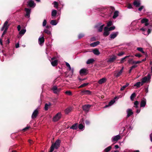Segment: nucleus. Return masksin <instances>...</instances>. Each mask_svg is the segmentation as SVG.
Returning <instances> with one entry per match:
<instances>
[{
	"label": "nucleus",
	"instance_id": "62",
	"mask_svg": "<svg viewBox=\"0 0 152 152\" xmlns=\"http://www.w3.org/2000/svg\"><path fill=\"white\" fill-rule=\"evenodd\" d=\"M85 123L86 125H88L90 124V123L89 121L88 120H86L85 121Z\"/></svg>",
	"mask_w": 152,
	"mask_h": 152
},
{
	"label": "nucleus",
	"instance_id": "52",
	"mask_svg": "<svg viewBox=\"0 0 152 152\" xmlns=\"http://www.w3.org/2000/svg\"><path fill=\"white\" fill-rule=\"evenodd\" d=\"M65 94L69 95H72V93L70 91H66L65 92Z\"/></svg>",
	"mask_w": 152,
	"mask_h": 152
},
{
	"label": "nucleus",
	"instance_id": "45",
	"mask_svg": "<svg viewBox=\"0 0 152 152\" xmlns=\"http://www.w3.org/2000/svg\"><path fill=\"white\" fill-rule=\"evenodd\" d=\"M112 25V21H110L107 23V27H109Z\"/></svg>",
	"mask_w": 152,
	"mask_h": 152
},
{
	"label": "nucleus",
	"instance_id": "4",
	"mask_svg": "<svg viewBox=\"0 0 152 152\" xmlns=\"http://www.w3.org/2000/svg\"><path fill=\"white\" fill-rule=\"evenodd\" d=\"M92 106V105L90 104L85 105L83 106L82 108L84 111L88 112Z\"/></svg>",
	"mask_w": 152,
	"mask_h": 152
},
{
	"label": "nucleus",
	"instance_id": "11",
	"mask_svg": "<svg viewBox=\"0 0 152 152\" xmlns=\"http://www.w3.org/2000/svg\"><path fill=\"white\" fill-rule=\"evenodd\" d=\"M146 100L145 99L143 98L141 101L140 103V107H144L146 104Z\"/></svg>",
	"mask_w": 152,
	"mask_h": 152
},
{
	"label": "nucleus",
	"instance_id": "29",
	"mask_svg": "<svg viewBox=\"0 0 152 152\" xmlns=\"http://www.w3.org/2000/svg\"><path fill=\"white\" fill-rule=\"evenodd\" d=\"M118 11H115L114 13V15L113 17V19L115 18L118 16Z\"/></svg>",
	"mask_w": 152,
	"mask_h": 152
},
{
	"label": "nucleus",
	"instance_id": "10",
	"mask_svg": "<svg viewBox=\"0 0 152 152\" xmlns=\"http://www.w3.org/2000/svg\"><path fill=\"white\" fill-rule=\"evenodd\" d=\"M45 42V39L44 37H40L38 39V42L39 45H42Z\"/></svg>",
	"mask_w": 152,
	"mask_h": 152
},
{
	"label": "nucleus",
	"instance_id": "17",
	"mask_svg": "<svg viewBox=\"0 0 152 152\" xmlns=\"http://www.w3.org/2000/svg\"><path fill=\"white\" fill-rule=\"evenodd\" d=\"M121 136L118 135L114 137L112 139V142H114L115 141H117L118 140L121 138Z\"/></svg>",
	"mask_w": 152,
	"mask_h": 152
},
{
	"label": "nucleus",
	"instance_id": "24",
	"mask_svg": "<svg viewBox=\"0 0 152 152\" xmlns=\"http://www.w3.org/2000/svg\"><path fill=\"white\" fill-rule=\"evenodd\" d=\"M51 105V103L49 102L48 103H46L45 106V110H48V108Z\"/></svg>",
	"mask_w": 152,
	"mask_h": 152
},
{
	"label": "nucleus",
	"instance_id": "33",
	"mask_svg": "<svg viewBox=\"0 0 152 152\" xmlns=\"http://www.w3.org/2000/svg\"><path fill=\"white\" fill-rule=\"evenodd\" d=\"M50 23L53 25H56L57 23L56 20H52L50 22Z\"/></svg>",
	"mask_w": 152,
	"mask_h": 152
},
{
	"label": "nucleus",
	"instance_id": "46",
	"mask_svg": "<svg viewBox=\"0 0 152 152\" xmlns=\"http://www.w3.org/2000/svg\"><path fill=\"white\" fill-rule=\"evenodd\" d=\"M44 32L47 34L48 35H50L51 34L50 31L47 29H45L44 31Z\"/></svg>",
	"mask_w": 152,
	"mask_h": 152
},
{
	"label": "nucleus",
	"instance_id": "27",
	"mask_svg": "<svg viewBox=\"0 0 152 152\" xmlns=\"http://www.w3.org/2000/svg\"><path fill=\"white\" fill-rule=\"evenodd\" d=\"M72 110L71 107H69L67 108L65 110V112L66 114H68L69 113L71 112Z\"/></svg>",
	"mask_w": 152,
	"mask_h": 152
},
{
	"label": "nucleus",
	"instance_id": "43",
	"mask_svg": "<svg viewBox=\"0 0 152 152\" xmlns=\"http://www.w3.org/2000/svg\"><path fill=\"white\" fill-rule=\"evenodd\" d=\"M141 84V82H137L136 83H135L134 86H137V88H139L140 87V85Z\"/></svg>",
	"mask_w": 152,
	"mask_h": 152
},
{
	"label": "nucleus",
	"instance_id": "3",
	"mask_svg": "<svg viewBox=\"0 0 152 152\" xmlns=\"http://www.w3.org/2000/svg\"><path fill=\"white\" fill-rule=\"evenodd\" d=\"M36 6V4L34 1L32 0H30L28 1L27 6L31 8H33Z\"/></svg>",
	"mask_w": 152,
	"mask_h": 152
},
{
	"label": "nucleus",
	"instance_id": "39",
	"mask_svg": "<svg viewBox=\"0 0 152 152\" xmlns=\"http://www.w3.org/2000/svg\"><path fill=\"white\" fill-rule=\"evenodd\" d=\"M104 24H103L101 25L99 28L98 31L99 32H101L102 31L103 29V27L104 26Z\"/></svg>",
	"mask_w": 152,
	"mask_h": 152
},
{
	"label": "nucleus",
	"instance_id": "44",
	"mask_svg": "<svg viewBox=\"0 0 152 152\" xmlns=\"http://www.w3.org/2000/svg\"><path fill=\"white\" fill-rule=\"evenodd\" d=\"M121 74H122L119 72L117 73H115V76L116 77L118 78L120 76Z\"/></svg>",
	"mask_w": 152,
	"mask_h": 152
},
{
	"label": "nucleus",
	"instance_id": "60",
	"mask_svg": "<svg viewBox=\"0 0 152 152\" xmlns=\"http://www.w3.org/2000/svg\"><path fill=\"white\" fill-rule=\"evenodd\" d=\"M137 65L136 64H135L134 65L132 66L131 68L132 69H133L137 67Z\"/></svg>",
	"mask_w": 152,
	"mask_h": 152
},
{
	"label": "nucleus",
	"instance_id": "19",
	"mask_svg": "<svg viewBox=\"0 0 152 152\" xmlns=\"http://www.w3.org/2000/svg\"><path fill=\"white\" fill-rule=\"evenodd\" d=\"M118 32L113 33L111 34L110 35V38H111V39H114L117 37V36L118 35Z\"/></svg>",
	"mask_w": 152,
	"mask_h": 152
},
{
	"label": "nucleus",
	"instance_id": "34",
	"mask_svg": "<svg viewBox=\"0 0 152 152\" xmlns=\"http://www.w3.org/2000/svg\"><path fill=\"white\" fill-rule=\"evenodd\" d=\"M26 30L25 29H22L19 32V34H20L23 35L25 33Z\"/></svg>",
	"mask_w": 152,
	"mask_h": 152
},
{
	"label": "nucleus",
	"instance_id": "7",
	"mask_svg": "<svg viewBox=\"0 0 152 152\" xmlns=\"http://www.w3.org/2000/svg\"><path fill=\"white\" fill-rule=\"evenodd\" d=\"M38 114V109H36L33 112L31 115V118L34 119L36 118Z\"/></svg>",
	"mask_w": 152,
	"mask_h": 152
},
{
	"label": "nucleus",
	"instance_id": "32",
	"mask_svg": "<svg viewBox=\"0 0 152 152\" xmlns=\"http://www.w3.org/2000/svg\"><path fill=\"white\" fill-rule=\"evenodd\" d=\"M139 104V102L137 101H135L134 103V107H135L136 108H138Z\"/></svg>",
	"mask_w": 152,
	"mask_h": 152
},
{
	"label": "nucleus",
	"instance_id": "37",
	"mask_svg": "<svg viewBox=\"0 0 152 152\" xmlns=\"http://www.w3.org/2000/svg\"><path fill=\"white\" fill-rule=\"evenodd\" d=\"M88 83H84L83 84L81 85L80 86L78 87V88H81L83 87H84L86 86L88 84Z\"/></svg>",
	"mask_w": 152,
	"mask_h": 152
},
{
	"label": "nucleus",
	"instance_id": "13",
	"mask_svg": "<svg viewBox=\"0 0 152 152\" xmlns=\"http://www.w3.org/2000/svg\"><path fill=\"white\" fill-rule=\"evenodd\" d=\"M126 112L127 113V118H128L131 115L133 114L132 110L130 109H128L127 110Z\"/></svg>",
	"mask_w": 152,
	"mask_h": 152
},
{
	"label": "nucleus",
	"instance_id": "42",
	"mask_svg": "<svg viewBox=\"0 0 152 152\" xmlns=\"http://www.w3.org/2000/svg\"><path fill=\"white\" fill-rule=\"evenodd\" d=\"M84 127V126L82 124H80L78 126V128L80 129H82Z\"/></svg>",
	"mask_w": 152,
	"mask_h": 152
},
{
	"label": "nucleus",
	"instance_id": "41",
	"mask_svg": "<svg viewBox=\"0 0 152 152\" xmlns=\"http://www.w3.org/2000/svg\"><path fill=\"white\" fill-rule=\"evenodd\" d=\"M53 4L54 5V7L56 8H58V3L56 1H54L53 3Z\"/></svg>",
	"mask_w": 152,
	"mask_h": 152
},
{
	"label": "nucleus",
	"instance_id": "38",
	"mask_svg": "<svg viewBox=\"0 0 152 152\" xmlns=\"http://www.w3.org/2000/svg\"><path fill=\"white\" fill-rule=\"evenodd\" d=\"M111 148V146H109L104 149V151L105 152H108L110 150Z\"/></svg>",
	"mask_w": 152,
	"mask_h": 152
},
{
	"label": "nucleus",
	"instance_id": "21",
	"mask_svg": "<svg viewBox=\"0 0 152 152\" xmlns=\"http://www.w3.org/2000/svg\"><path fill=\"white\" fill-rule=\"evenodd\" d=\"M92 52L94 53L96 55H99L100 54L99 51L98 49L97 48H95L94 49L92 50Z\"/></svg>",
	"mask_w": 152,
	"mask_h": 152
},
{
	"label": "nucleus",
	"instance_id": "57",
	"mask_svg": "<svg viewBox=\"0 0 152 152\" xmlns=\"http://www.w3.org/2000/svg\"><path fill=\"white\" fill-rule=\"evenodd\" d=\"M144 6H140V7L138 9V10L140 11H141L143 9Z\"/></svg>",
	"mask_w": 152,
	"mask_h": 152
},
{
	"label": "nucleus",
	"instance_id": "36",
	"mask_svg": "<svg viewBox=\"0 0 152 152\" xmlns=\"http://www.w3.org/2000/svg\"><path fill=\"white\" fill-rule=\"evenodd\" d=\"M148 19L146 18H143L142 20H141V22L142 23H146L148 22Z\"/></svg>",
	"mask_w": 152,
	"mask_h": 152
},
{
	"label": "nucleus",
	"instance_id": "51",
	"mask_svg": "<svg viewBox=\"0 0 152 152\" xmlns=\"http://www.w3.org/2000/svg\"><path fill=\"white\" fill-rule=\"evenodd\" d=\"M57 88L56 86H54L52 88V90L53 91V92L54 93L55 92H56V91L57 90Z\"/></svg>",
	"mask_w": 152,
	"mask_h": 152
},
{
	"label": "nucleus",
	"instance_id": "61",
	"mask_svg": "<svg viewBox=\"0 0 152 152\" xmlns=\"http://www.w3.org/2000/svg\"><path fill=\"white\" fill-rule=\"evenodd\" d=\"M7 28L6 29H4V32H3L2 35V37H3V36L6 34V32L7 31Z\"/></svg>",
	"mask_w": 152,
	"mask_h": 152
},
{
	"label": "nucleus",
	"instance_id": "12",
	"mask_svg": "<svg viewBox=\"0 0 152 152\" xmlns=\"http://www.w3.org/2000/svg\"><path fill=\"white\" fill-rule=\"evenodd\" d=\"M88 71V70L87 69H86L85 68H83L81 69L80 71V74H83L84 75H86L88 73V72H87Z\"/></svg>",
	"mask_w": 152,
	"mask_h": 152
},
{
	"label": "nucleus",
	"instance_id": "25",
	"mask_svg": "<svg viewBox=\"0 0 152 152\" xmlns=\"http://www.w3.org/2000/svg\"><path fill=\"white\" fill-rule=\"evenodd\" d=\"M99 42L98 41L91 43L90 45L91 47H94L99 45Z\"/></svg>",
	"mask_w": 152,
	"mask_h": 152
},
{
	"label": "nucleus",
	"instance_id": "50",
	"mask_svg": "<svg viewBox=\"0 0 152 152\" xmlns=\"http://www.w3.org/2000/svg\"><path fill=\"white\" fill-rule=\"evenodd\" d=\"M115 10V9L114 7L112 6H110V11L111 12V13H112Z\"/></svg>",
	"mask_w": 152,
	"mask_h": 152
},
{
	"label": "nucleus",
	"instance_id": "2",
	"mask_svg": "<svg viewBox=\"0 0 152 152\" xmlns=\"http://www.w3.org/2000/svg\"><path fill=\"white\" fill-rule=\"evenodd\" d=\"M61 114L60 113H58L53 117V121L54 122H56L59 120L61 118Z\"/></svg>",
	"mask_w": 152,
	"mask_h": 152
},
{
	"label": "nucleus",
	"instance_id": "40",
	"mask_svg": "<svg viewBox=\"0 0 152 152\" xmlns=\"http://www.w3.org/2000/svg\"><path fill=\"white\" fill-rule=\"evenodd\" d=\"M137 50L143 53H145V52L143 50V48L141 47H138L137 48Z\"/></svg>",
	"mask_w": 152,
	"mask_h": 152
},
{
	"label": "nucleus",
	"instance_id": "59",
	"mask_svg": "<svg viewBox=\"0 0 152 152\" xmlns=\"http://www.w3.org/2000/svg\"><path fill=\"white\" fill-rule=\"evenodd\" d=\"M61 90V89L60 88H57V90H56V92H54V93L55 94H57L59 92H60V91Z\"/></svg>",
	"mask_w": 152,
	"mask_h": 152
},
{
	"label": "nucleus",
	"instance_id": "28",
	"mask_svg": "<svg viewBox=\"0 0 152 152\" xmlns=\"http://www.w3.org/2000/svg\"><path fill=\"white\" fill-rule=\"evenodd\" d=\"M51 64L53 66H56L58 64V61L56 60L53 61H52L51 62Z\"/></svg>",
	"mask_w": 152,
	"mask_h": 152
},
{
	"label": "nucleus",
	"instance_id": "22",
	"mask_svg": "<svg viewBox=\"0 0 152 152\" xmlns=\"http://www.w3.org/2000/svg\"><path fill=\"white\" fill-rule=\"evenodd\" d=\"M131 56H126L125 57L122 58L120 60V61L119 62L120 64H122L126 60V59L128 58H129V57Z\"/></svg>",
	"mask_w": 152,
	"mask_h": 152
},
{
	"label": "nucleus",
	"instance_id": "49",
	"mask_svg": "<svg viewBox=\"0 0 152 152\" xmlns=\"http://www.w3.org/2000/svg\"><path fill=\"white\" fill-rule=\"evenodd\" d=\"M115 101L114 100H111L109 103V105L110 106L112 105L115 102Z\"/></svg>",
	"mask_w": 152,
	"mask_h": 152
},
{
	"label": "nucleus",
	"instance_id": "30",
	"mask_svg": "<svg viewBox=\"0 0 152 152\" xmlns=\"http://www.w3.org/2000/svg\"><path fill=\"white\" fill-rule=\"evenodd\" d=\"M129 85V83H127L126 85L123 86L121 87L120 90L121 91L124 90Z\"/></svg>",
	"mask_w": 152,
	"mask_h": 152
},
{
	"label": "nucleus",
	"instance_id": "14",
	"mask_svg": "<svg viewBox=\"0 0 152 152\" xmlns=\"http://www.w3.org/2000/svg\"><path fill=\"white\" fill-rule=\"evenodd\" d=\"M117 57L115 55H113L111 56L109 58L108 60V62L112 63L113 62L116 58Z\"/></svg>",
	"mask_w": 152,
	"mask_h": 152
},
{
	"label": "nucleus",
	"instance_id": "53",
	"mask_svg": "<svg viewBox=\"0 0 152 152\" xmlns=\"http://www.w3.org/2000/svg\"><path fill=\"white\" fill-rule=\"evenodd\" d=\"M29 128H30V126H27L25 128H24L22 130L24 132H25V131H26Z\"/></svg>",
	"mask_w": 152,
	"mask_h": 152
},
{
	"label": "nucleus",
	"instance_id": "26",
	"mask_svg": "<svg viewBox=\"0 0 152 152\" xmlns=\"http://www.w3.org/2000/svg\"><path fill=\"white\" fill-rule=\"evenodd\" d=\"M94 61L95 60L93 58H90L87 60L86 63L87 64H89L93 63Z\"/></svg>",
	"mask_w": 152,
	"mask_h": 152
},
{
	"label": "nucleus",
	"instance_id": "47",
	"mask_svg": "<svg viewBox=\"0 0 152 152\" xmlns=\"http://www.w3.org/2000/svg\"><path fill=\"white\" fill-rule=\"evenodd\" d=\"M115 28V27L114 26H112L109 28H108V30L109 31H112L114 30Z\"/></svg>",
	"mask_w": 152,
	"mask_h": 152
},
{
	"label": "nucleus",
	"instance_id": "58",
	"mask_svg": "<svg viewBox=\"0 0 152 152\" xmlns=\"http://www.w3.org/2000/svg\"><path fill=\"white\" fill-rule=\"evenodd\" d=\"M135 56L136 57H138L139 58H140L142 56V55H141L140 54H136L135 55Z\"/></svg>",
	"mask_w": 152,
	"mask_h": 152
},
{
	"label": "nucleus",
	"instance_id": "5",
	"mask_svg": "<svg viewBox=\"0 0 152 152\" xmlns=\"http://www.w3.org/2000/svg\"><path fill=\"white\" fill-rule=\"evenodd\" d=\"M128 63L129 64H140L142 62V61H133V59H129L128 61Z\"/></svg>",
	"mask_w": 152,
	"mask_h": 152
},
{
	"label": "nucleus",
	"instance_id": "18",
	"mask_svg": "<svg viewBox=\"0 0 152 152\" xmlns=\"http://www.w3.org/2000/svg\"><path fill=\"white\" fill-rule=\"evenodd\" d=\"M78 124L77 123H75L70 127V128L73 130H76L78 128Z\"/></svg>",
	"mask_w": 152,
	"mask_h": 152
},
{
	"label": "nucleus",
	"instance_id": "16",
	"mask_svg": "<svg viewBox=\"0 0 152 152\" xmlns=\"http://www.w3.org/2000/svg\"><path fill=\"white\" fill-rule=\"evenodd\" d=\"M91 92L88 90H83L81 91V93L82 95L84 94L90 95L91 94Z\"/></svg>",
	"mask_w": 152,
	"mask_h": 152
},
{
	"label": "nucleus",
	"instance_id": "55",
	"mask_svg": "<svg viewBox=\"0 0 152 152\" xmlns=\"http://www.w3.org/2000/svg\"><path fill=\"white\" fill-rule=\"evenodd\" d=\"M66 65L69 68V69L70 70L71 69V66L67 62H66Z\"/></svg>",
	"mask_w": 152,
	"mask_h": 152
},
{
	"label": "nucleus",
	"instance_id": "54",
	"mask_svg": "<svg viewBox=\"0 0 152 152\" xmlns=\"http://www.w3.org/2000/svg\"><path fill=\"white\" fill-rule=\"evenodd\" d=\"M124 54V53L123 51L119 53L118 54V56H121L123 55Z\"/></svg>",
	"mask_w": 152,
	"mask_h": 152
},
{
	"label": "nucleus",
	"instance_id": "35",
	"mask_svg": "<svg viewBox=\"0 0 152 152\" xmlns=\"http://www.w3.org/2000/svg\"><path fill=\"white\" fill-rule=\"evenodd\" d=\"M136 96V94L135 93H133L130 96V99L133 101L134 98Z\"/></svg>",
	"mask_w": 152,
	"mask_h": 152
},
{
	"label": "nucleus",
	"instance_id": "48",
	"mask_svg": "<svg viewBox=\"0 0 152 152\" xmlns=\"http://www.w3.org/2000/svg\"><path fill=\"white\" fill-rule=\"evenodd\" d=\"M84 36V35L83 34H80L78 35L79 39H80Z\"/></svg>",
	"mask_w": 152,
	"mask_h": 152
},
{
	"label": "nucleus",
	"instance_id": "31",
	"mask_svg": "<svg viewBox=\"0 0 152 152\" xmlns=\"http://www.w3.org/2000/svg\"><path fill=\"white\" fill-rule=\"evenodd\" d=\"M57 13V11L55 10H53L52 12L51 15L52 16L55 17Z\"/></svg>",
	"mask_w": 152,
	"mask_h": 152
},
{
	"label": "nucleus",
	"instance_id": "9",
	"mask_svg": "<svg viewBox=\"0 0 152 152\" xmlns=\"http://www.w3.org/2000/svg\"><path fill=\"white\" fill-rule=\"evenodd\" d=\"M151 78L150 75H148L147 76H145L142 78V80L143 81V83H146L150 80Z\"/></svg>",
	"mask_w": 152,
	"mask_h": 152
},
{
	"label": "nucleus",
	"instance_id": "6",
	"mask_svg": "<svg viewBox=\"0 0 152 152\" xmlns=\"http://www.w3.org/2000/svg\"><path fill=\"white\" fill-rule=\"evenodd\" d=\"M104 32L103 33V35L105 37L108 36L110 34L109 30H108V28L106 26L104 28Z\"/></svg>",
	"mask_w": 152,
	"mask_h": 152
},
{
	"label": "nucleus",
	"instance_id": "8",
	"mask_svg": "<svg viewBox=\"0 0 152 152\" xmlns=\"http://www.w3.org/2000/svg\"><path fill=\"white\" fill-rule=\"evenodd\" d=\"M141 3L140 0H134L133 3V4L136 7H138L140 5Z\"/></svg>",
	"mask_w": 152,
	"mask_h": 152
},
{
	"label": "nucleus",
	"instance_id": "1",
	"mask_svg": "<svg viewBox=\"0 0 152 152\" xmlns=\"http://www.w3.org/2000/svg\"><path fill=\"white\" fill-rule=\"evenodd\" d=\"M61 142L60 140H57L52 145L50 148V152H52L55 148L57 149L60 147Z\"/></svg>",
	"mask_w": 152,
	"mask_h": 152
},
{
	"label": "nucleus",
	"instance_id": "23",
	"mask_svg": "<svg viewBox=\"0 0 152 152\" xmlns=\"http://www.w3.org/2000/svg\"><path fill=\"white\" fill-rule=\"evenodd\" d=\"M8 20L7 19V20L5 22L3 26L4 27H5V29H6L7 28V30L10 26V24H8Z\"/></svg>",
	"mask_w": 152,
	"mask_h": 152
},
{
	"label": "nucleus",
	"instance_id": "63",
	"mask_svg": "<svg viewBox=\"0 0 152 152\" xmlns=\"http://www.w3.org/2000/svg\"><path fill=\"white\" fill-rule=\"evenodd\" d=\"M78 79L80 81H83L85 80L86 79L84 78V79H81L79 77H78Z\"/></svg>",
	"mask_w": 152,
	"mask_h": 152
},
{
	"label": "nucleus",
	"instance_id": "15",
	"mask_svg": "<svg viewBox=\"0 0 152 152\" xmlns=\"http://www.w3.org/2000/svg\"><path fill=\"white\" fill-rule=\"evenodd\" d=\"M24 10L26 12V14L25 15V16L29 17H30L31 12V9L27 8H25Z\"/></svg>",
	"mask_w": 152,
	"mask_h": 152
},
{
	"label": "nucleus",
	"instance_id": "20",
	"mask_svg": "<svg viewBox=\"0 0 152 152\" xmlns=\"http://www.w3.org/2000/svg\"><path fill=\"white\" fill-rule=\"evenodd\" d=\"M107 80L105 78H103L100 79L98 81V83L99 84H102L105 82Z\"/></svg>",
	"mask_w": 152,
	"mask_h": 152
},
{
	"label": "nucleus",
	"instance_id": "56",
	"mask_svg": "<svg viewBox=\"0 0 152 152\" xmlns=\"http://www.w3.org/2000/svg\"><path fill=\"white\" fill-rule=\"evenodd\" d=\"M46 24H47V21H46V20L45 19L44 20L43 22L42 26H45L46 25Z\"/></svg>",
	"mask_w": 152,
	"mask_h": 152
},
{
	"label": "nucleus",
	"instance_id": "64",
	"mask_svg": "<svg viewBox=\"0 0 152 152\" xmlns=\"http://www.w3.org/2000/svg\"><path fill=\"white\" fill-rule=\"evenodd\" d=\"M17 28L18 31H20L21 29V26L20 25H18L17 26Z\"/></svg>",
	"mask_w": 152,
	"mask_h": 152
}]
</instances>
